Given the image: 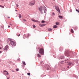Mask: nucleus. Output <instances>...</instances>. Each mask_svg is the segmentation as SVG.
I'll return each mask as SVG.
<instances>
[{
  "label": "nucleus",
  "instance_id": "nucleus-1",
  "mask_svg": "<svg viewBox=\"0 0 79 79\" xmlns=\"http://www.w3.org/2000/svg\"><path fill=\"white\" fill-rule=\"evenodd\" d=\"M7 43L8 44L10 43V44H11L12 46H16V42L12 41V40L10 39H8L7 40Z\"/></svg>",
  "mask_w": 79,
  "mask_h": 79
},
{
  "label": "nucleus",
  "instance_id": "nucleus-2",
  "mask_svg": "<svg viewBox=\"0 0 79 79\" xmlns=\"http://www.w3.org/2000/svg\"><path fill=\"white\" fill-rule=\"evenodd\" d=\"M39 53L41 55H44V48H40L39 51Z\"/></svg>",
  "mask_w": 79,
  "mask_h": 79
},
{
  "label": "nucleus",
  "instance_id": "nucleus-3",
  "mask_svg": "<svg viewBox=\"0 0 79 79\" xmlns=\"http://www.w3.org/2000/svg\"><path fill=\"white\" fill-rule=\"evenodd\" d=\"M44 9H46L45 7H43L40 6L39 7V10L40 11V12H44Z\"/></svg>",
  "mask_w": 79,
  "mask_h": 79
},
{
  "label": "nucleus",
  "instance_id": "nucleus-4",
  "mask_svg": "<svg viewBox=\"0 0 79 79\" xmlns=\"http://www.w3.org/2000/svg\"><path fill=\"white\" fill-rule=\"evenodd\" d=\"M65 54H66V55L67 56H69V55H71V54H73V52L70 51L69 52H68V53H66V52H65Z\"/></svg>",
  "mask_w": 79,
  "mask_h": 79
},
{
  "label": "nucleus",
  "instance_id": "nucleus-5",
  "mask_svg": "<svg viewBox=\"0 0 79 79\" xmlns=\"http://www.w3.org/2000/svg\"><path fill=\"white\" fill-rule=\"evenodd\" d=\"M35 4V2L34 1L31 2L29 3V5H30L31 6H32L33 5H34Z\"/></svg>",
  "mask_w": 79,
  "mask_h": 79
},
{
  "label": "nucleus",
  "instance_id": "nucleus-6",
  "mask_svg": "<svg viewBox=\"0 0 79 79\" xmlns=\"http://www.w3.org/2000/svg\"><path fill=\"white\" fill-rule=\"evenodd\" d=\"M31 21H33V22H35L36 23H40V21H39L37 20H35V19H31Z\"/></svg>",
  "mask_w": 79,
  "mask_h": 79
},
{
  "label": "nucleus",
  "instance_id": "nucleus-7",
  "mask_svg": "<svg viewBox=\"0 0 79 79\" xmlns=\"http://www.w3.org/2000/svg\"><path fill=\"white\" fill-rule=\"evenodd\" d=\"M56 10H57V11H58V12H60V8H59V7L56 6Z\"/></svg>",
  "mask_w": 79,
  "mask_h": 79
},
{
  "label": "nucleus",
  "instance_id": "nucleus-8",
  "mask_svg": "<svg viewBox=\"0 0 79 79\" xmlns=\"http://www.w3.org/2000/svg\"><path fill=\"white\" fill-rule=\"evenodd\" d=\"M8 48H9V47H8V45H6L5 48H4V50H7V49H8Z\"/></svg>",
  "mask_w": 79,
  "mask_h": 79
},
{
  "label": "nucleus",
  "instance_id": "nucleus-9",
  "mask_svg": "<svg viewBox=\"0 0 79 79\" xmlns=\"http://www.w3.org/2000/svg\"><path fill=\"white\" fill-rule=\"evenodd\" d=\"M47 68L48 70H50V69H51V68H50V66L48 65H47Z\"/></svg>",
  "mask_w": 79,
  "mask_h": 79
},
{
  "label": "nucleus",
  "instance_id": "nucleus-10",
  "mask_svg": "<svg viewBox=\"0 0 79 79\" xmlns=\"http://www.w3.org/2000/svg\"><path fill=\"white\" fill-rule=\"evenodd\" d=\"M69 66H73V64L71 62H69Z\"/></svg>",
  "mask_w": 79,
  "mask_h": 79
},
{
  "label": "nucleus",
  "instance_id": "nucleus-11",
  "mask_svg": "<svg viewBox=\"0 0 79 79\" xmlns=\"http://www.w3.org/2000/svg\"><path fill=\"white\" fill-rule=\"evenodd\" d=\"M4 72L6 73H5L6 75H8V71H7L5 70Z\"/></svg>",
  "mask_w": 79,
  "mask_h": 79
},
{
  "label": "nucleus",
  "instance_id": "nucleus-12",
  "mask_svg": "<svg viewBox=\"0 0 79 79\" xmlns=\"http://www.w3.org/2000/svg\"><path fill=\"white\" fill-rule=\"evenodd\" d=\"M47 8H46V9H44V13H47Z\"/></svg>",
  "mask_w": 79,
  "mask_h": 79
},
{
  "label": "nucleus",
  "instance_id": "nucleus-13",
  "mask_svg": "<svg viewBox=\"0 0 79 79\" xmlns=\"http://www.w3.org/2000/svg\"><path fill=\"white\" fill-rule=\"evenodd\" d=\"M37 56L38 57H41V56L39 54H38Z\"/></svg>",
  "mask_w": 79,
  "mask_h": 79
},
{
  "label": "nucleus",
  "instance_id": "nucleus-14",
  "mask_svg": "<svg viewBox=\"0 0 79 79\" xmlns=\"http://www.w3.org/2000/svg\"><path fill=\"white\" fill-rule=\"evenodd\" d=\"M57 27H58L57 26L54 25V26L53 27V28H57Z\"/></svg>",
  "mask_w": 79,
  "mask_h": 79
},
{
  "label": "nucleus",
  "instance_id": "nucleus-15",
  "mask_svg": "<svg viewBox=\"0 0 79 79\" xmlns=\"http://www.w3.org/2000/svg\"><path fill=\"white\" fill-rule=\"evenodd\" d=\"M19 18H21V14H19Z\"/></svg>",
  "mask_w": 79,
  "mask_h": 79
},
{
  "label": "nucleus",
  "instance_id": "nucleus-16",
  "mask_svg": "<svg viewBox=\"0 0 79 79\" xmlns=\"http://www.w3.org/2000/svg\"><path fill=\"white\" fill-rule=\"evenodd\" d=\"M48 30L49 31H52V28H49L48 29Z\"/></svg>",
  "mask_w": 79,
  "mask_h": 79
},
{
  "label": "nucleus",
  "instance_id": "nucleus-17",
  "mask_svg": "<svg viewBox=\"0 0 79 79\" xmlns=\"http://www.w3.org/2000/svg\"><path fill=\"white\" fill-rule=\"evenodd\" d=\"M23 64L24 65H26V63L24 61H23Z\"/></svg>",
  "mask_w": 79,
  "mask_h": 79
},
{
  "label": "nucleus",
  "instance_id": "nucleus-18",
  "mask_svg": "<svg viewBox=\"0 0 79 79\" xmlns=\"http://www.w3.org/2000/svg\"><path fill=\"white\" fill-rule=\"evenodd\" d=\"M59 17V18H63V16H60V15H59L58 16Z\"/></svg>",
  "mask_w": 79,
  "mask_h": 79
},
{
  "label": "nucleus",
  "instance_id": "nucleus-19",
  "mask_svg": "<svg viewBox=\"0 0 79 79\" xmlns=\"http://www.w3.org/2000/svg\"><path fill=\"white\" fill-rule=\"evenodd\" d=\"M42 23L43 24H44V23H45V21L44 20H42L41 21Z\"/></svg>",
  "mask_w": 79,
  "mask_h": 79
},
{
  "label": "nucleus",
  "instance_id": "nucleus-20",
  "mask_svg": "<svg viewBox=\"0 0 79 79\" xmlns=\"http://www.w3.org/2000/svg\"><path fill=\"white\" fill-rule=\"evenodd\" d=\"M71 32H72V33H74V31H73V30L72 29H71Z\"/></svg>",
  "mask_w": 79,
  "mask_h": 79
},
{
  "label": "nucleus",
  "instance_id": "nucleus-21",
  "mask_svg": "<svg viewBox=\"0 0 79 79\" xmlns=\"http://www.w3.org/2000/svg\"><path fill=\"white\" fill-rule=\"evenodd\" d=\"M0 7H1V8H4V6L1 5H0Z\"/></svg>",
  "mask_w": 79,
  "mask_h": 79
},
{
  "label": "nucleus",
  "instance_id": "nucleus-22",
  "mask_svg": "<svg viewBox=\"0 0 79 79\" xmlns=\"http://www.w3.org/2000/svg\"><path fill=\"white\" fill-rule=\"evenodd\" d=\"M46 24H42V27H43V26H46Z\"/></svg>",
  "mask_w": 79,
  "mask_h": 79
},
{
  "label": "nucleus",
  "instance_id": "nucleus-23",
  "mask_svg": "<svg viewBox=\"0 0 79 79\" xmlns=\"http://www.w3.org/2000/svg\"><path fill=\"white\" fill-rule=\"evenodd\" d=\"M27 74L28 76H31V73H27Z\"/></svg>",
  "mask_w": 79,
  "mask_h": 79
},
{
  "label": "nucleus",
  "instance_id": "nucleus-24",
  "mask_svg": "<svg viewBox=\"0 0 79 79\" xmlns=\"http://www.w3.org/2000/svg\"><path fill=\"white\" fill-rule=\"evenodd\" d=\"M56 25H58L59 24V23L56 22Z\"/></svg>",
  "mask_w": 79,
  "mask_h": 79
},
{
  "label": "nucleus",
  "instance_id": "nucleus-25",
  "mask_svg": "<svg viewBox=\"0 0 79 79\" xmlns=\"http://www.w3.org/2000/svg\"><path fill=\"white\" fill-rule=\"evenodd\" d=\"M64 56L61 57V59H64Z\"/></svg>",
  "mask_w": 79,
  "mask_h": 79
},
{
  "label": "nucleus",
  "instance_id": "nucleus-26",
  "mask_svg": "<svg viewBox=\"0 0 79 79\" xmlns=\"http://www.w3.org/2000/svg\"><path fill=\"white\" fill-rule=\"evenodd\" d=\"M76 11H77L78 13H79V10H78L77 9H76Z\"/></svg>",
  "mask_w": 79,
  "mask_h": 79
},
{
  "label": "nucleus",
  "instance_id": "nucleus-27",
  "mask_svg": "<svg viewBox=\"0 0 79 79\" xmlns=\"http://www.w3.org/2000/svg\"><path fill=\"white\" fill-rule=\"evenodd\" d=\"M52 15H55V13H54L53 12H52Z\"/></svg>",
  "mask_w": 79,
  "mask_h": 79
},
{
  "label": "nucleus",
  "instance_id": "nucleus-28",
  "mask_svg": "<svg viewBox=\"0 0 79 79\" xmlns=\"http://www.w3.org/2000/svg\"><path fill=\"white\" fill-rule=\"evenodd\" d=\"M39 26H40V27H42V24H40Z\"/></svg>",
  "mask_w": 79,
  "mask_h": 79
},
{
  "label": "nucleus",
  "instance_id": "nucleus-29",
  "mask_svg": "<svg viewBox=\"0 0 79 79\" xmlns=\"http://www.w3.org/2000/svg\"><path fill=\"white\" fill-rule=\"evenodd\" d=\"M29 35L28 34V35H27V39H28V38H29Z\"/></svg>",
  "mask_w": 79,
  "mask_h": 79
},
{
  "label": "nucleus",
  "instance_id": "nucleus-30",
  "mask_svg": "<svg viewBox=\"0 0 79 79\" xmlns=\"http://www.w3.org/2000/svg\"><path fill=\"white\" fill-rule=\"evenodd\" d=\"M1 27L2 28H4V25H2V26H1Z\"/></svg>",
  "mask_w": 79,
  "mask_h": 79
},
{
  "label": "nucleus",
  "instance_id": "nucleus-31",
  "mask_svg": "<svg viewBox=\"0 0 79 79\" xmlns=\"http://www.w3.org/2000/svg\"><path fill=\"white\" fill-rule=\"evenodd\" d=\"M16 71H19V69H16Z\"/></svg>",
  "mask_w": 79,
  "mask_h": 79
},
{
  "label": "nucleus",
  "instance_id": "nucleus-32",
  "mask_svg": "<svg viewBox=\"0 0 79 79\" xmlns=\"http://www.w3.org/2000/svg\"><path fill=\"white\" fill-rule=\"evenodd\" d=\"M33 27H34V28H35V26L33 25Z\"/></svg>",
  "mask_w": 79,
  "mask_h": 79
},
{
  "label": "nucleus",
  "instance_id": "nucleus-33",
  "mask_svg": "<svg viewBox=\"0 0 79 79\" xmlns=\"http://www.w3.org/2000/svg\"><path fill=\"white\" fill-rule=\"evenodd\" d=\"M16 6H17V7H18V6H19V5H18V4H16Z\"/></svg>",
  "mask_w": 79,
  "mask_h": 79
},
{
  "label": "nucleus",
  "instance_id": "nucleus-34",
  "mask_svg": "<svg viewBox=\"0 0 79 79\" xmlns=\"http://www.w3.org/2000/svg\"><path fill=\"white\" fill-rule=\"evenodd\" d=\"M23 20L24 21H26V19H23Z\"/></svg>",
  "mask_w": 79,
  "mask_h": 79
},
{
  "label": "nucleus",
  "instance_id": "nucleus-35",
  "mask_svg": "<svg viewBox=\"0 0 79 79\" xmlns=\"http://www.w3.org/2000/svg\"><path fill=\"white\" fill-rule=\"evenodd\" d=\"M18 60L19 61H20V59H18Z\"/></svg>",
  "mask_w": 79,
  "mask_h": 79
},
{
  "label": "nucleus",
  "instance_id": "nucleus-36",
  "mask_svg": "<svg viewBox=\"0 0 79 79\" xmlns=\"http://www.w3.org/2000/svg\"><path fill=\"white\" fill-rule=\"evenodd\" d=\"M20 35H20V34H19L18 35V37H19V36H20Z\"/></svg>",
  "mask_w": 79,
  "mask_h": 79
},
{
  "label": "nucleus",
  "instance_id": "nucleus-37",
  "mask_svg": "<svg viewBox=\"0 0 79 79\" xmlns=\"http://www.w3.org/2000/svg\"><path fill=\"white\" fill-rule=\"evenodd\" d=\"M70 12H72V10H70Z\"/></svg>",
  "mask_w": 79,
  "mask_h": 79
},
{
  "label": "nucleus",
  "instance_id": "nucleus-38",
  "mask_svg": "<svg viewBox=\"0 0 79 79\" xmlns=\"http://www.w3.org/2000/svg\"><path fill=\"white\" fill-rule=\"evenodd\" d=\"M12 24V23H10L9 24H10V25H11V24Z\"/></svg>",
  "mask_w": 79,
  "mask_h": 79
},
{
  "label": "nucleus",
  "instance_id": "nucleus-39",
  "mask_svg": "<svg viewBox=\"0 0 79 79\" xmlns=\"http://www.w3.org/2000/svg\"><path fill=\"white\" fill-rule=\"evenodd\" d=\"M11 26H13V23H12V24H11Z\"/></svg>",
  "mask_w": 79,
  "mask_h": 79
},
{
  "label": "nucleus",
  "instance_id": "nucleus-40",
  "mask_svg": "<svg viewBox=\"0 0 79 79\" xmlns=\"http://www.w3.org/2000/svg\"><path fill=\"white\" fill-rule=\"evenodd\" d=\"M2 51H0V53H2Z\"/></svg>",
  "mask_w": 79,
  "mask_h": 79
},
{
  "label": "nucleus",
  "instance_id": "nucleus-41",
  "mask_svg": "<svg viewBox=\"0 0 79 79\" xmlns=\"http://www.w3.org/2000/svg\"><path fill=\"white\" fill-rule=\"evenodd\" d=\"M7 18H10V17H8Z\"/></svg>",
  "mask_w": 79,
  "mask_h": 79
},
{
  "label": "nucleus",
  "instance_id": "nucleus-42",
  "mask_svg": "<svg viewBox=\"0 0 79 79\" xmlns=\"http://www.w3.org/2000/svg\"><path fill=\"white\" fill-rule=\"evenodd\" d=\"M8 27H10V26H9Z\"/></svg>",
  "mask_w": 79,
  "mask_h": 79
},
{
  "label": "nucleus",
  "instance_id": "nucleus-43",
  "mask_svg": "<svg viewBox=\"0 0 79 79\" xmlns=\"http://www.w3.org/2000/svg\"><path fill=\"white\" fill-rule=\"evenodd\" d=\"M1 49H2V48H1V47L0 48V50Z\"/></svg>",
  "mask_w": 79,
  "mask_h": 79
},
{
  "label": "nucleus",
  "instance_id": "nucleus-44",
  "mask_svg": "<svg viewBox=\"0 0 79 79\" xmlns=\"http://www.w3.org/2000/svg\"><path fill=\"white\" fill-rule=\"evenodd\" d=\"M67 68H69V66H68V67H67Z\"/></svg>",
  "mask_w": 79,
  "mask_h": 79
},
{
  "label": "nucleus",
  "instance_id": "nucleus-45",
  "mask_svg": "<svg viewBox=\"0 0 79 79\" xmlns=\"http://www.w3.org/2000/svg\"><path fill=\"white\" fill-rule=\"evenodd\" d=\"M6 1H8V0H6Z\"/></svg>",
  "mask_w": 79,
  "mask_h": 79
},
{
  "label": "nucleus",
  "instance_id": "nucleus-46",
  "mask_svg": "<svg viewBox=\"0 0 79 79\" xmlns=\"http://www.w3.org/2000/svg\"><path fill=\"white\" fill-rule=\"evenodd\" d=\"M65 61H66V60H65Z\"/></svg>",
  "mask_w": 79,
  "mask_h": 79
}]
</instances>
